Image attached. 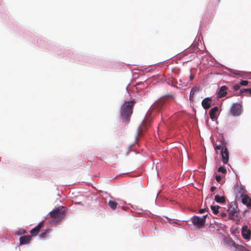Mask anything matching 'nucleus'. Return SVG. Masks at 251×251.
Wrapping results in <instances>:
<instances>
[{
	"label": "nucleus",
	"instance_id": "1",
	"mask_svg": "<svg viewBox=\"0 0 251 251\" xmlns=\"http://www.w3.org/2000/svg\"><path fill=\"white\" fill-rule=\"evenodd\" d=\"M135 103L134 100L126 101L121 107V116L125 122L129 121L132 113V108Z\"/></svg>",
	"mask_w": 251,
	"mask_h": 251
},
{
	"label": "nucleus",
	"instance_id": "2",
	"mask_svg": "<svg viewBox=\"0 0 251 251\" xmlns=\"http://www.w3.org/2000/svg\"><path fill=\"white\" fill-rule=\"evenodd\" d=\"M65 212V207H58L50 212V217L54 221H59L64 218Z\"/></svg>",
	"mask_w": 251,
	"mask_h": 251
},
{
	"label": "nucleus",
	"instance_id": "3",
	"mask_svg": "<svg viewBox=\"0 0 251 251\" xmlns=\"http://www.w3.org/2000/svg\"><path fill=\"white\" fill-rule=\"evenodd\" d=\"M208 214L203 215L202 217L194 216L191 218L192 223L197 227L201 228L204 226L205 224V220Z\"/></svg>",
	"mask_w": 251,
	"mask_h": 251
},
{
	"label": "nucleus",
	"instance_id": "4",
	"mask_svg": "<svg viewBox=\"0 0 251 251\" xmlns=\"http://www.w3.org/2000/svg\"><path fill=\"white\" fill-rule=\"evenodd\" d=\"M242 106L238 103H234L230 109L229 115L233 116H238L241 114Z\"/></svg>",
	"mask_w": 251,
	"mask_h": 251
},
{
	"label": "nucleus",
	"instance_id": "5",
	"mask_svg": "<svg viewBox=\"0 0 251 251\" xmlns=\"http://www.w3.org/2000/svg\"><path fill=\"white\" fill-rule=\"evenodd\" d=\"M150 122L151 120L146 117L137 129L139 135H142L143 133L147 129Z\"/></svg>",
	"mask_w": 251,
	"mask_h": 251
},
{
	"label": "nucleus",
	"instance_id": "6",
	"mask_svg": "<svg viewBox=\"0 0 251 251\" xmlns=\"http://www.w3.org/2000/svg\"><path fill=\"white\" fill-rule=\"evenodd\" d=\"M167 100V97L162 98L157 100L152 105L153 109H156L157 110L161 109L163 106L165 104Z\"/></svg>",
	"mask_w": 251,
	"mask_h": 251
},
{
	"label": "nucleus",
	"instance_id": "7",
	"mask_svg": "<svg viewBox=\"0 0 251 251\" xmlns=\"http://www.w3.org/2000/svg\"><path fill=\"white\" fill-rule=\"evenodd\" d=\"M221 155L222 157V161L224 164H227L229 159V153L227 149L226 146H224L222 148V150L221 151Z\"/></svg>",
	"mask_w": 251,
	"mask_h": 251
},
{
	"label": "nucleus",
	"instance_id": "8",
	"mask_svg": "<svg viewBox=\"0 0 251 251\" xmlns=\"http://www.w3.org/2000/svg\"><path fill=\"white\" fill-rule=\"evenodd\" d=\"M251 231L248 228L247 226H244L242 229V235L243 238L249 241L251 239Z\"/></svg>",
	"mask_w": 251,
	"mask_h": 251
},
{
	"label": "nucleus",
	"instance_id": "9",
	"mask_svg": "<svg viewBox=\"0 0 251 251\" xmlns=\"http://www.w3.org/2000/svg\"><path fill=\"white\" fill-rule=\"evenodd\" d=\"M44 224V222H40L37 226H36L34 228L32 229L30 231V233L31 234V236H34L37 235L39 231H40V229L43 227Z\"/></svg>",
	"mask_w": 251,
	"mask_h": 251
},
{
	"label": "nucleus",
	"instance_id": "10",
	"mask_svg": "<svg viewBox=\"0 0 251 251\" xmlns=\"http://www.w3.org/2000/svg\"><path fill=\"white\" fill-rule=\"evenodd\" d=\"M231 245L234 248L235 251H250L246 247V246H247L246 244H245V246L240 245L232 241Z\"/></svg>",
	"mask_w": 251,
	"mask_h": 251
},
{
	"label": "nucleus",
	"instance_id": "11",
	"mask_svg": "<svg viewBox=\"0 0 251 251\" xmlns=\"http://www.w3.org/2000/svg\"><path fill=\"white\" fill-rule=\"evenodd\" d=\"M212 103V100L211 98L207 97L204 99L202 102H201V105L203 107V108L205 109H209L211 106Z\"/></svg>",
	"mask_w": 251,
	"mask_h": 251
},
{
	"label": "nucleus",
	"instance_id": "12",
	"mask_svg": "<svg viewBox=\"0 0 251 251\" xmlns=\"http://www.w3.org/2000/svg\"><path fill=\"white\" fill-rule=\"evenodd\" d=\"M31 240V236L30 235H25L21 236L20 238V244L25 245L29 243Z\"/></svg>",
	"mask_w": 251,
	"mask_h": 251
},
{
	"label": "nucleus",
	"instance_id": "13",
	"mask_svg": "<svg viewBox=\"0 0 251 251\" xmlns=\"http://www.w3.org/2000/svg\"><path fill=\"white\" fill-rule=\"evenodd\" d=\"M227 88L226 86H222L218 92V95L219 98H223L227 94Z\"/></svg>",
	"mask_w": 251,
	"mask_h": 251
},
{
	"label": "nucleus",
	"instance_id": "14",
	"mask_svg": "<svg viewBox=\"0 0 251 251\" xmlns=\"http://www.w3.org/2000/svg\"><path fill=\"white\" fill-rule=\"evenodd\" d=\"M242 201L244 204L246 205L248 207L251 206V198L247 195L242 196Z\"/></svg>",
	"mask_w": 251,
	"mask_h": 251
},
{
	"label": "nucleus",
	"instance_id": "15",
	"mask_svg": "<svg viewBox=\"0 0 251 251\" xmlns=\"http://www.w3.org/2000/svg\"><path fill=\"white\" fill-rule=\"evenodd\" d=\"M218 110V108L217 106H215L210 110L209 114L211 119L213 120L216 118V114Z\"/></svg>",
	"mask_w": 251,
	"mask_h": 251
},
{
	"label": "nucleus",
	"instance_id": "16",
	"mask_svg": "<svg viewBox=\"0 0 251 251\" xmlns=\"http://www.w3.org/2000/svg\"><path fill=\"white\" fill-rule=\"evenodd\" d=\"M213 146H214V149L215 150H222V148L224 147V146H225V141L223 139H222V141H221V144H217L216 143H215L213 144Z\"/></svg>",
	"mask_w": 251,
	"mask_h": 251
},
{
	"label": "nucleus",
	"instance_id": "17",
	"mask_svg": "<svg viewBox=\"0 0 251 251\" xmlns=\"http://www.w3.org/2000/svg\"><path fill=\"white\" fill-rule=\"evenodd\" d=\"M215 200L216 202L220 203H224L226 202L225 197L217 195L215 196Z\"/></svg>",
	"mask_w": 251,
	"mask_h": 251
},
{
	"label": "nucleus",
	"instance_id": "18",
	"mask_svg": "<svg viewBox=\"0 0 251 251\" xmlns=\"http://www.w3.org/2000/svg\"><path fill=\"white\" fill-rule=\"evenodd\" d=\"M108 204L112 209L115 210L117 207L118 203L115 201L110 200L108 201Z\"/></svg>",
	"mask_w": 251,
	"mask_h": 251
},
{
	"label": "nucleus",
	"instance_id": "19",
	"mask_svg": "<svg viewBox=\"0 0 251 251\" xmlns=\"http://www.w3.org/2000/svg\"><path fill=\"white\" fill-rule=\"evenodd\" d=\"M50 232V229H46L43 233L40 234V237L41 239H44L48 237Z\"/></svg>",
	"mask_w": 251,
	"mask_h": 251
},
{
	"label": "nucleus",
	"instance_id": "20",
	"mask_svg": "<svg viewBox=\"0 0 251 251\" xmlns=\"http://www.w3.org/2000/svg\"><path fill=\"white\" fill-rule=\"evenodd\" d=\"M220 208L218 205H211V209L214 214H217L219 212V209Z\"/></svg>",
	"mask_w": 251,
	"mask_h": 251
},
{
	"label": "nucleus",
	"instance_id": "21",
	"mask_svg": "<svg viewBox=\"0 0 251 251\" xmlns=\"http://www.w3.org/2000/svg\"><path fill=\"white\" fill-rule=\"evenodd\" d=\"M197 87H193L191 89V92H190V100H191L193 99L194 95L195 94V92L196 91H197Z\"/></svg>",
	"mask_w": 251,
	"mask_h": 251
},
{
	"label": "nucleus",
	"instance_id": "22",
	"mask_svg": "<svg viewBox=\"0 0 251 251\" xmlns=\"http://www.w3.org/2000/svg\"><path fill=\"white\" fill-rule=\"evenodd\" d=\"M218 171L219 172H222L223 174H226V170L223 167H220L218 168Z\"/></svg>",
	"mask_w": 251,
	"mask_h": 251
},
{
	"label": "nucleus",
	"instance_id": "23",
	"mask_svg": "<svg viewBox=\"0 0 251 251\" xmlns=\"http://www.w3.org/2000/svg\"><path fill=\"white\" fill-rule=\"evenodd\" d=\"M249 84V81L248 80H242L240 82V85L242 86H247Z\"/></svg>",
	"mask_w": 251,
	"mask_h": 251
},
{
	"label": "nucleus",
	"instance_id": "24",
	"mask_svg": "<svg viewBox=\"0 0 251 251\" xmlns=\"http://www.w3.org/2000/svg\"><path fill=\"white\" fill-rule=\"evenodd\" d=\"M248 88H244V89H241L239 91V95L241 96L243 93L248 92Z\"/></svg>",
	"mask_w": 251,
	"mask_h": 251
},
{
	"label": "nucleus",
	"instance_id": "25",
	"mask_svg": "<svg viewBox=\"0 0 251 251\" xmlns=\"http://www.w3.org/2000/svg\"><path fill=\"white\" fill-rule=\"evenodd\" d=\"M240 84H236L233 86V89L234 91H238L240 89Z\"/></svg>",
	"mask_w": 251,
	"mask_h": 251
},
{
	"label": "nucleus",
	"instance_id": "26",
	"mask_svg": "<svg viewBox=\"0 0 251 251\" xmlns=\"http://www.w3.org/2000/svg\"><path fill=\"white\" fill-rule=\"evenodd\" d=\"M229 213L231 216H233L234 215V214L236 213V211H235L234 208H233V209L229 210Z\"/></svg>",
	"mask_w": 251,
	"mask_h": 251
},
{
	"label": "nucleus",
	"instance_id": "27",
	"mask_svg": "<svg viewBox=\"0 0 251 251\" xmlns=\"http://www.w3.org/2000/svg\"><path fill=\"white\" fill-rule=\"evenodd\" d=\"M231 73L235 75H241V72L238 71H236V70H232V71H231Z\"/></svg>",
	"mask_w": 251,
	"mask_h": 251
},
{
	"label": "nucleus",
	"instance_id": "28",
	"mask_svg": "<svg viewBox=\"0 0 251 251\" xmlns=\"http://www.w3.org/2000/svg\"><path fill=\"white\" fill-rule=\"evenodd\" d=\"M222 176L221 175H216L215 176V179L216 181L219 182L221 180Z\"/></svg>",
	"mask_w": 251,
	"mask_h": 251
},
{
	"label": "nucleus",
	"instance_id": "29",
	"mask_svg": "<svg viewBox=\"0 0 251 251\" xmlns=\"http://www.w3.org/2000/svg\"><path fill=\"white\" fill-rule=\"evenodd\" d=\"M26 233V231L25 230V229H21L18 232V234L19 235H20V234H25Z\"/></svg>",
	"mask_w": 251,
	"mask_h": 251
},
{
	"label": "nucleus",
	"instance_id": "30",
	"mask_svg": "<svg viewBox=\"0 0 251 251\" xmlns=\"http://www.w3.org/2000/svg\"><path fill=\"white\" fill-rule=\"evenodd\" d=\"M205 211H206L205 208L201 209L199 211V213L202 214V213H204Z\"/></svg>",
	"mask_w": 251,
	"mask_h": 251
},
{
	"label": "nucleus",
	"instance_id": "31",
	"mask_svg": "<svg viewBox=\"0 0 251 251\" xmlns=\"http://www.w3.org/2000/svg\"><path fill=\"white\" fill-rule=\"evenodd\" d=\"M216 188V187H215V186H212V187H211V188H210V191H211V192H213V191H214L215 190Z\"/></svg>",
	"mask_w": 251,
	"mask_h": 251
},
{
	"label": "nucleus",
	"instance_id": "32",
	"mask_svg": "<svg viewBox=\"0 0 251 251\" xmlns=\"http://www.w3.org/2000/svg\"><path fill=\"white\" fill-rule=\"evenodd\" d=\"M248 92L251 96V88H248Z\"/></svg>",
	"mask_w": 251,
	"mask_h": 251
},
{
	"label": "nucleus",
	"instance_id": "33",
	"mask_svg": "<svg viewBox=\"0 0 251 251\" xmlns=\"http://www.w3.org/2000/svg\"><path fill=\"white\" fill-rule=\"evenodd\" d=\"M194 76L193 75H191L190 76V79L191 80H192V79H194Z\"/></svg>",
	"mask_w": 251,
	"mask_h": 251
},
{
	"label": "nucleus",
	"instance_id": "34",
	"mask_svg": "<svg viewBox=\"0 0 251 251\" xmlns=\"http://www.w3.org/2000/svg\"><path fill=\"white\" fill-rule=\"evenodd\" d=\"M226 216V214H223L222 216Z\"/></svg>",
	"mask_w": 251,
	"mask_h": 251
},
{
	"label": "nucleus",
	"instance_id": "35",
	"mask_svg": "<svg viewBox=\"0 0 251 251\" xmlns=\"http://www.w3.org/2000/svg\"><path fill=\"white\" fill-rule=\"evenodd\" d=\"M226 216V214H223L222 216Z\"/></svg>",
	"mask_w": 251,
	"mask_h": 251
},
{
	"label": "nucleus",
	"instance_id": "36",
	"mask_svg": "<svg viewBox=\"0 0 251 251\" xmlns=\"http://www.w3.org/2000/svg\"><path fill=\"white\" fill-rule=\"evenodd\" d=\"M226 216V214H223L222 216Z\"/></svg>",
	"mask_w": 251,
	"mask_h": 251
}]
</instances>
